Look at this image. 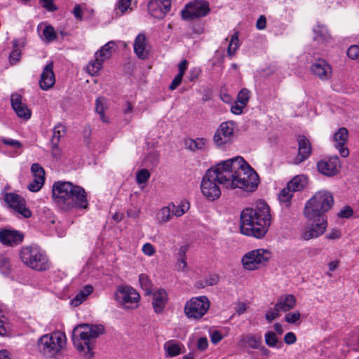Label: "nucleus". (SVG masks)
Listing matches in <instances>:
<instances>
[{"label":"nucleus","mask_w":359,"mask_h":359,"mask_svg":"<svg viewBox=\"0 0 359 359\" xmlns=\"http://www.w3.org/2000/svg\"><path fill=\"white\" fill-rule=\"evenodd\" d=\"M259 183L257 173L238 156L221 161L208 169L202 178L201 190L208 201H213L221 196L219 185L226 189H241L252 192Z\"/></svg>","instance_id":"f257e3e1"},{"label":"nucleus","mask_w":359,"mask_h":359,"mask_svg":"<svg viewBox=\"0 0 359 359\" xmlns=\"http://www.w3.org/2000/svg\"><path fill=\"white\" fill-rule=\"evenodd\" d=\"M271 224L269 207L262 200L256 202L255 208H245L241 213V232L244 235L262 238Z\"/></svg>","instance_id":"f03ea898"},{"label":"nucleus","mask_w":359,"mask_h":359,"mask_svg":"<svg viewBox=\"0 0 359 359\" xmlns=\"http://www.w3.org/2000/svg\"><path fill=\"white\" fill-rule=\"evenodd\" d=\"M52 191L54 201L65 211L88 207L86 193L81 187L69 182H56Z\"/></svg>","instance_id":"7ed1b4c3"},{"label":"nucleus","mask_w":359,"mask_h":359,"mask_svg":"<svg viewBox=\"0 0 359 359\" xmlns=\"http://www.w3.org/2000/svg\"><path fill=\"white\" fill-rule=\"evenodd\" d=\"M104 331L102 325L80 324L74 330L73 344L87 358L93 355V342Z\"/></svg>","instance_id":"20e7f679"},{"label":"nucleus","mask_w":359,"mask_h":359,"mask_svg":"<svg viewBox=\"0 0 359 359\" xmlns=\"http://www.w3.org/2000/svg\"><path fill=\"white\" fill-rule=\"evenodd\" d=\"M66 334L60 331L45 334L37 341L39 352L46 358H55L60 354L67 346Z\"/></svg>","instance_id":"39448f33"},{"label":"nucleus","mask_w":359,"mask_h":359,"mask_svg":"<svg viewBox=\"0 0 359 359\" xmlns=\"http://www.w3.org/2000/svg\"><path fill=\"white\" fill-rule=\"evenodd\" d=\"M334 204L331 193L320 191L306 203L304 214L309 220H316V217H326L325 213L330 210Z\"/></svg>","instance_id":"423d86ee"},{"label":"nucleus","mask_w":359,"mask_h":359,"mask_svg":"<svg viewBox=\"0 0 359 359\" xmlns=\"http://www.w3.org/2000/svg\"><path fill=\"white\" fill-rule=\"evenodd\" d=\"M20 259L27 267L38 271H46L50 268V262L46 253L36 245H27L21 248Z\"/></svg>","instance_id":"0eeeda50"},{"label":"nucleus","mask_w":359,"mask_h":359,"mask_svg":"<svg viewBox=\"0 0 359 359\" xmlns=\"http://www.w3.org/2000/svg\"><path fill=\"white\" fill-rule=\"evenodd\" d=\"M271 257L270 250L259 248L246 252L241 259V263L245 269L255 271L266 266Z\"/></svg>","instance_id":"6e6552de"},{"label":"nucleus","mask_w":359,"mask_h":359,"mask_svg":"<svg viewBox=\"0 0 359 359\" xmlns=\"http://www.w3.org/2000/svg\"><path fill=\"white\" fill-rule=\"evenodd\" d=\"M210 306L208 298L205 296L192 297L184 306V314L188 318L200 320L208 312Z\"/></svg>","instance_id":"1a4fd4ad"},{"label":"nucleus","mask_w":359,"mask_h":359,"mask_svg":"<svg viewBox=\"0 0 359 359\" xmlns=\"http://www.w3.org/2000/svg\"><path fill=\"white\" fill-rule=\"evenodd\" d=\"M116 46V41H110L95 53V59L89 62L87 66V70L90 74L92 76L97 75L102 67L104 62L111 57L112 50Z\"/></svg>","instance_id":"9d476101"},{"label":"nucleus","mask_w":359,"mask_h":359,"mask_svg":"<svg viewBox=\"0 0 359 359\" xmlns=\"http://www.w3.org/2000/svg\"><path fill=\"white\" fill-rule=\"evenodd\" d=\"M115 298L125 308L133 309L137 307L140 295L130 286L120 285L115 292Z\"/></svg>","instance_id":"9b49d317"},{"label":"nucleus","mask_w":359,"mask_h":359,"mask_svg":"<svg viewBox=\"0 0 359 359\" xmlns=\"http://www.w3.org/2000/svg\"><path fill=\"white\" fill-rule=\"evenodd\" d=\"M210 12L209 4L205 1H194L188 4L181 11L184 20H194L207 15Z\"/></svg>","instance_id":"f8f14e48"},{"label":"nucleus","mask_w":359,"mask_h":359,"mask_svg":"<svg viewBox=\"0 0 359 359\" xmlns=\"http://www.w3.org/2000/svg\"><path fill=\"white\" fill-rule=\"evenodd\" d=\"M313 223L307 227H305L302 231L301 238L304 241H309L318 238L323 235L327 227L326 217H316V220H312Z\"/></svg>","instance_id":"ddd939ff"},{"label":"nucleus","mask_w":359,"mask_h":359,"mask_svg":"<svg viewBox=\"0 0 359 359\" xmlns=\"http://www.w3.org/2000/svg\"><path fill=\"white\" fill-rule=\"evenodd\" d=\"M4 201L15 212L25 218L32 216L31 210L27 208L25 198L15 193H7L4 196Z\"/></svg>","instance_id":"4468645a"},{"label":"nucleus","mask_w":359,"mask_h":359,"mask_svg":"<svg viewBox=\"0 0 359 359\" xmlns=\"http://www.w3.org/2000/svg\"><path fill=\"white\" fill-rule=\"evenodd\" d=\"M234 123L231 121L223 122L217 129L213 140L217 147L229 144L233 137Z\"/></svg>","instance_id":"2eb2a0df"},{"label":"nucleus","mask_w":359,"mask_h":359,"mask_svg":"<svg viewBox=\"0 0 359 359\" xmlns=\"http://www.w3.org/2000/svg\"><path fill=\"white\" fill-rule=\"evenodd\" d=\"M311 73L322 81L329 80L332 75L331 65L323 59L316 60L310 67Z\"/></svg>","instance_id":"dca6fc26"},{"label":"nucleus","mask_w":359,"mask_h":359,"mask_svg":"<svg viewBox=\"0 0 359 359\" xmlns=\"http://www.w3.org/2000/svg\"><path fill=\"white\" fill-rule=\"evenodd\" d=\"M148 11L155 18L162 19L170 11L171 7L170 0H149Z\"/></svg>","instance_id":"f3484780"},{"label":"nucleus","mask_w":359,"mask_h":359,"mask_svg":"<svg viewBox=\"0 0 359 359\" xmlns=\"http://www.w3.org/2000/svg\"><path fill=\"white\" fill-rule=\"evenodd\" d=\"M339 158L337 156L320 161L317 164L319 172L329 177L337 175L339 172Z\"/></svg>","instance_id":"a211bd4d"},{"label":"nucleus","mask_w":359,"mask_h":359,"mask_svg":"<svg viewBox=\"0 0 359 359\" xmlns=\"http://www.w3.org/2000/svg\"><path fill=\"white\" fill-rule=\"evenodd\" d=\"M24 239V234L19 231L11 229L0 230V242L7 246L20 244Z\"/></svg>","instance_id":"6ab92c4d"},{"label":"nucleus","mask_w":359,"mask_h":359,"mask_svg":"<svg viewBox=\"0 0 359 359\" xmlns=\"http://www.w3.org/2000/svg\"><path fill=\"white\" fill-rule=\"evenodd\" d=\"M298 142V155L293 160L294 164H299L306 161L311 154V144L305 136H299Z\"/></svg>","instance_id":"aec40b11"},{"label":"nucleus","mask_w":359,"mask_h":359,"mask_svg":"<svg viewBox=\"0 0 359 359\" xmlns=\"http://www.w3.org/2000/svg\"><path fill=\"white\" fill-rule=\"evenodd\" d=\"M348 132L346 128H340L334 135L335 147L339 151L341 157L346 158L349 155L348 149L345 147L348 140Z\"/></svg>","instance_id":"412c9836"},{"label":"nucleus","mask_w":359,"mask_h":359,"mask_svg":"<svg viewBox=\"0 0 359 359\" xmlns=\"http://www.w3.org/2000/svg\"><path fill=\"white\" fill-rule=\"evenodd\" d=\"M55 83V78L53 72V63L50 62L43 69L39 85L42 90H46L51 88Z\"/></svg>","instance_id":"4be33fe9"},{"label":"nucleus","mask_w":359,"mask_h":359,"mask_svg":"<svg viewBox=\"0 0 359 359\" xmlns=\"http://www.w3.org/2000/svg\"><path fill=\"white\" fill-rule=\"evenodd\" d=\"M152 294V306L156 313H161L168 303L167 292L163 288H158Z\"/></svg>","instance_id":"5701e85b"},{"label":"nucleus","mask_w":359,"mask_h":359,"mask_svg":"<svg viewBox=\"0 0 359 359\" xmlns=\"http://www.w3.org/2000/svg\"><path fill=\"white\" fill-rule=\"evenodd\" d=\"M11 106L19 117L25 119H29L31 117V111L25 104L22 102V96L20 95H12Z\"/></svg>","instance_id":"b1692460"},{"label":"nucleus","mask_w":359,"mask_h":359,"mask_svg":"<svg viewBox=\"0 0 359 359\" xmlns=\"http://www.w3.org/2000/svg\"><path fill=\"white\" fill-rule=\"evenodd\" d=\"M163 350L166 358L176 357L186 351L184 344L174 339L167 341L163 344Z\"/></svg>","instance_id":"393cba45"},{"label":"nucleus","mask_w":359,"mask_h":359,"mask_svg":"<svg viewBox=\"0 0 359 359\" xmlns=\"http://www.w3.org/2000/svg\"><path fill=\"white\" fill-rule=\"evenodd\" d=\"M134 52L142 60L146 59L149 55L146 36L144 34H139L134 41Z\"/></svg>","instance_id":"a878e982"},{"label":"nucleus","mask_w":359,"mask_h":359,"mask_svg":"<svg viewBox=\"0 0 359 359\" xmlns=\"http://www.w3.org/2000/svg\"><path fill=\"white\" fill-rule=\"evenodd\" d=\"M297 304L296 297L291 294L280 295L276 303V309L281 312H287L294 308Z\"/></svg>","instance_id":"bb28decb"},{"label":"nucleus","mask_w":359,"mask_h":359,"mask_svg":"<svg viewBox=\"0 0 359 359\" xmlns=\"http://www.w3.org/2000/svg\"><path fill=\"white\" fill-rule=\"evenodd\" d=\"M93 291V287L91 285H86L72 299L71 304L73 306H78L83 302Z\"/></svg>","instance_id":"cd10ccee"},{"label":"nucleus","mask_w":359,"mask_h":359,"mask_svg":"<svg viewBox=\"0 0 359 359\" xmlns=\"http://www.w3.org/2000/svg\"><path fill=\"white\" fill-rule=\"evenodd\" d=\"M306 183V178L304 175H297L293 177L288 183V189H291L294 192L303 189Z\"/></svg>","instance_id":"c85d7f7f"},{"label":"nucleus","mask_w":359,"mask_h":359,"mask_svg":"<svg viewBox=\"0 0 359 359\" xmlns=\"http://www.w3.org/2000/svg\"><path fill=\"white\" fill-rule=\"evenodd\" d=\"M313 32L315 33L314 40L318 42H327L330 39V35L324 25H317L314 27Z\"/></svg>","instance_id":"c756f323"},{"label":"nucleus","mask_w":359,"mask_h":359,"mask_svg":"<svg viewBox=\"0 0 359 359\" xmlns=\"http://www.w3.org/2000/svg\"><path fill=\"white\" fill-rule=\"evenodd\" d=\"M66 133L65 127L61 123L57 124L53 129V137L51 139V144L53 149L57 148V144L60 142V137H62Z\"/></svg>","instance_id":"7c9ffc66"},{"label":"nucleus","mask_w":359,"mask_h":359,"mask_svg":"<svg viewBox=\"0 0 359 359\" xmlns=\"http://www.w3.org/2000/svg\"><path fill=\"white\" fill-rule=\"evenodd\" d=\"M187 148L191 151L203 149L207 144V140L203 137L189 139L185 142Z\"/></svg>","instance_id":"2f4dec72"},{"label":"nucleus","mask_w":359,"mask_h":359,"mask_svg":"<svg viewBox=\"0 0 359 359\" xmlns=\"http://www.w3.org/2000/svg\"><path fill=\"white\" fill-rule=\"evenodd\" d=\"M242 341L252 348H257L262 342V337L249 334L242 337Z\"/></svg>","instance_id":"473e14b6"},{"label":"nucleus","mask_w":359,"mask_h":359,"mask_svg":"<svg viewBox=\"0 0 359 359\" xmlns=\"http://www.w3.org/2000/svg\"><path fill=\"white\" fill-rule=\"evenodd\" d=\"M170 206L171 208L172 215L180 217L188 211L190 205L187 201H182L177 205L172 203Z\"/></svg>","instance_id":"72a5a7b5"},{"label":"nucleus","mask_w":359,"mask_h":359,"mask_svg":"<svg viewBox=\"0 0 359 359\" xmlns=\"http://www.w3.org/2000/svg\"><path fill=\"white\" fill-rule=\"evenodd\" d=\"M139 282L141 287L145 292V295L151 294L153 284L148 276L144 273L140 274L139 276Z\"/></svg>","instance_id":"f704fd0d"},{"label":"nucleus","mask_w":359,"mask_h":359,"mask_svg":"<svg viewBox=\"0 0 359 359\" xmlns=\"http://www.w3.org/2000/svg\"><path fill=\"white\" fill-rule=\"evenodd\" d=\"M294 191L291 189H288V185L283 189L278 196L280 203H285V206L288 207L290 205V200L293 196Z\"/></svg>","instance_id":"c9c22d12"},{"label":"nucleus","mask_w":359,"mask_h":359,"mask_svg":"<svg viewBox=\"0 0 359 359\" xmlns=\"http://www.w3.org/2000/svg\"><path fill=\"white\" fill-rule=\"evenodd\" d=\"M172 210L170 206H165L162 208L157 212L156 218L159 222H165L171 219L172 213L171 214Z\"/></svg>","instance_id":"e433bc0d"},{"label":"nucleus","mask_w":359,"mask_h":359,"mask_svg":"<svg viewBox=\"0 0 359 359\" xmlns=\"http://www.w3.org/2000/svg\"><path fill=\"white\" fill-rule=\"evenodd\" d=\"M43 40L47 43L52 42L57 39V34L55 29L51 25H47L43 30Z\"/></svg>","instance_id":"4c0bfd02"},{"label":"nucleus","mask_w":359,"mask_h":359,"mask_svg":"<svg viewBox=\"0 0 359 359\" xmlns=\"http://www.w3.org/2000/svg\"><path fill=\"white\" fill-rule=\"evenodd\" d=\"M239 46L240 44L238 41V32H236L231 36V41L229 42L227 49L228 55L230 56L233 55L236 50L239 48Z\"/></svg>","instance_id":"58836bf2"},{"label":"nucleus","mask_w":359,"mask_h":359,"mask_svg":"<svg viewBox=\"0 0 359 359\" xmlns=\"http://www.w3.org/2000/svg\"><path fill=\"white\" fill-rule=\"evenodd\" d=\"M31 172L33 178L41 179L42 180H46L45 171L43 167L39 163H33L31 166Z\"/></svg>","instance_id":"ea45409f"},{"label":"nucleus","mask_w":359,"mask_h":359,"mask_svg":"<svg viewBox=\"0 0 359 359\" xmlns=\"http://www.w3.org/2000/svg\"><path fill=\"white\" fill-rule=\"evenodd\" d=\"M11 271L10 259L4 254L0 253V271L7 274Z\"/></svg>","instance_id":"a19ab883"},{"label":"nucleus","mask_w":359,"mask_h":359,"mask_svg":"<svg viewBox=\"0 0 359 359\" xmlns=\"http://www.w3.org/2000/svg\"><path fill=\"white\" fill-rule=\"evenodd\" d=\"M95 110L97 112V114H100V119L104 122L107 123L108 120L104 116V98L103 97H98L96 100V104H95Z\"/></svg>","instance_id":"79ce46f5"},{"label":"nucleus","mask_w":359,"mask_h":359,"mask_svg":"<svg viewBox=\"0 0 359 359\" xmlns=\"http://www.w3.org/2000/svg\"><path fill=\"white\" fill-rule=\"evenodd\" d=\"M250 91L247 88L242 89L237 96L238 102L247 106L250 98Z\"/></svg>","instance_id":"37998d69"},{"label":"nucleus","mask_w":359,"mask_h":359,"mask_svg":"<svg viewBox=\"0 0 359 359\" xmlns=\"http://www.w3.org/2000/svg\"><path fill=\"white\" fill-rule=\"evenodd\" d=\"M150 172L147 169H142L136 174V181L137 184H143L148 181L150 177Z\"/></svg>","instance_id":"c03bdc74"},{"label":"nucleus","mask_w":359,"mask_h":359,"mask_svg":"<svg viewBox=\"0 0 359 359\" xmlns=\"http://www.w3.org/2000/svg\"><path fill=\"white\" fill-rule=\"evenodd\" d=\"M45 183L44 180L38 178H34L33 180L29 184L28 189L32 192L39 191Z\"/></svg>","instance_id":"a18cd8bd"},{"label":"nucleus","mask_w":359,"mask_h":359,"mask_svg":"<svg viewBox=\"0 0 359 359\" xmlns=\"http://www.w3.org/2000/svg\"><path fill=\"white\" fill-rule=\"evenodd\" d=\"M265 342L270 347H274L278 343L276 334L271 331H269L265 334Z\"/></svg>","instance_id":"49530a36"},{"label":"nucleus","mask_w":359,"mask_h":359,"mask_svg":"<svg viewBox=\"0 0 359 359\" xmlns=\"http://www.w3.org/2000/svg\"><path fill=\"white\" fill-rule=\"evenodd\" d=\"M132 0H119L116 6V10H118L120 13L123 14L128 9H130V4Z\"/></svg>","instance_id":"de8ad7c7"},{"label":"nucleus","mask_w":359,"mask_h":359,"mask_svg":"<svg viewBox=\"0 0 359 359\" xmlns=\"http://www.w3.org/2000/svg\"><path fill=\"white\" fill-rule=\"evenodd\" d=\"M279 312H281L280 310L276 309V305L275 304L274 308H271L267 310L265 318L269 323H271L274 319L279 317Z\"/></svg>","instance_id":"09e8293b"},{"label":"nucleus","mask_w":359,"mask_h":359,"mask_svg":"<svg viewBox=\"0 0 359 359\" xmlns=\"http://www.w3.org/2000/svg\"><path fill=\"white\" fill-rule=\"evenodd\" d=\"M301 318V314L299 311H295L292 313H288L285 316V320L287 323L294 324L297 322Z\"/></svg>","instance_id":"8fccbe9b"},{"label":"nucleus","mask_w":359,"mask_h":359,"mask_svg":"<svg viewBox=\"0 0 359 359\" xmlns=\"http://www.w3.org/2000/svg\"><path fill=\"white\" fill-rule=\"evenodd\" d=\"M347 55L352 60L358 58L359 56V46L357 45L351 46L347 50Z\"/></svg>","instance_id":"3c124183"},{"label":"nucleus","mask_w":359,"mask_h":359,"mask_svg":"<svg viewBox=\"0 0 359 359\" xmlns=\"http://www.w3.org/2000/svg\"><path fill=\"white\" fill-rule=\"evenodd\" d=\"M1 142L4 144L9 145L15 149H20L22 147V144L18 140L3 137Z\"/></svg>","instance_id":"603ef678"},{"label":"nucleus","mask_w":359,"mask_h":359,"mask_svg":"<svg viewBox=\"0 0 359 359\" xmlns=\"http://www.w3.org/2000/svg\"><path fill=\"white\" fill-rule=\"evenodd\" d=\"M142 250L143 253L145 255H147L149 257L154 255L156 252L155 248L149 243H147L144 244Z\"/></svg>","instance_id":"864d4df0"},{"label":"nucleus","mask_w":359,"mask_h":359,"mask_svg":"<svg viewBox=\"0 0 359 359\" xmlns=\"http://www.w3.org/2000/svg\"><path fill=\"white\" fill-rule=\"evenodd\" d=\"M210 337L213 344H217L223 339L222 334L217 330L210 332Z\"/></svg>","instance_id":"5fc2aeb1"},{"label":"nucleus","mask_w":359,"mask_h":359,"mask_svg":"<svg viewBox=\"0 0 359 359\" xmlns=\"http://www.w3.org/2000/svg\"><path fill=\"white\" fill-rule=\"evenodd\" d=\"M353 211L350 206H346L339 212L338 216L342 218H348L353 215Z\"/></svg>","instance_id":"6e6d98bb"},{"label":"nucleus","mask_w":359,"mask_h":359,"mask_svg":"<svg viewBox=\"0 0 359 359\" xmlns=\"http://www.w3.org/2000/svg\"><path fill=\"white\" fill-rule=\"evenodd\" d=\"M197 348L201 351L206 350L208 347V341L206 337H200L197 341Z\"/></svg>","instance_id":"4d7b16f0"},{"label":"nucleus","mask_w":359,"mask_h":359,"mask_svg":"<svg viewBox=\"0 0 359 359\" xmlns=\"http://www.w3.org/2000/svg\"><path fill=\"white\" fill-rule=\"evenodd\" d=\"M182 78H183V76H182V75L180 76V74H177L172 81V82L169 86V89L170 90H175L182 83Z\"/></svg>","instance_id":"13d9d810"},{"label":"nucleus","mask_w":359,"mask_h":359,"mask_svg":"<svg viewBox=\"0 0 359 359\" xmlns=\"http://www.w3.org/2000/svg\"><path fill=\"white\" fill-rule=\"evenodd\" d=\"M297 337L294 332H287L284 337V341L288 345L293 344L296 342Z\"/></svg>","instance_id":"bf43d9fd"},{"label":"nucleus","mask_w":359,"mask_h":359,"mask_svg":"<svg viewBox=\"0 0 359 359\" xmlns=\"http://www.w3.org/2000/svg\"><path fill=\"white\" fill-rule=\"evenodd\" d=\"M245 107H246V105L240 104L237 101V102H236V103L233 105H232V107L231 108V111L233 114H234L236 115H239V114H242L243 109Z\"/></svg>","instance_id":"052dcab7"},{"label":"nucleus","mask_w":359,"mask_h":359,"mask_svg":"<svg viewBox=\"0 0 359 359\" xmlns=\"http://www.w3.org/2000/svg\"><path fill=\"white\" fill-rule=\"evenodd\" d=\"M73 14L77 20H83V10L80 5L76 4L73 9Z\"/></svg>","instance_id":"680f3d73"},{"label":"nucleus","mask_w":359,"mask_h":359,"mask_svg":"<svg viewBox=\"0 0 359 359\" xmlns=\"http://www.w3.org/2000/svg\"><path fill=\"white\" fill-rule=\"evenodd\" d=\"M42 6L49 11H54L57 9L53 4V0H40Z\"/></svg>","instance_id":"e2e57ef3"},{"label":"nucleus","mask_w":359,"mask_h":359,"mask_svg":"<svg viewBox=\"0 0 359 359\" xmlns=\"http://www.w3.org/2000/svg\"><path fill=\"white\" fill-rule=\"evenodd\" d=\"M9 58H10V62L12 64L18 62L20 58V52L19 51V50L17 48H15L10 54Z\"/></svg>","instance_id":"0e129e2a"},{"label":"nucleus","mask_w":359,"mask_h":359,"mask_svg":"<svg viewBox=\"0 0 359 359\" xmlns=\"http://www.w3.org/2000/svg\"><path fill=\"white\" fill-rule=\"evenodd\" d=\"M341 233L340 230L334 229L329 233L326 235V238L330 240L338 239L341 237Z\"/></svg>","instance_id":"69168bd1"},{"label":"nucleus","mask_w":359,"mask_h":359,"mask_svg":"<svg viewBox=\"0 0 359 359\" xmlns=\"http://www.w3.org/2000/svg\"><path fill=\"white\" fill-rule=\"evenodd\" d=\"M266 25V19L265 16H264V15L259 16V18H258V20H257V22H256V27L259 30H262V29H265Z\"/></svg>","instance_id":"338daca9"},{"label":"nucleus","mask_w":359,"mask_h":359,"mask_svg":"<svg viewBox=\"0 0 359 359\" xmlns=\"http://www.w3.org/2000/svg\"><path fill=\"white\" fill-rule=\"evenodd\" d=\"M188 67V62L186 60H182L179 65H178V70L179 72L177 74H180V76H184L185 71L187 70Z\"/></svg>","instance_id":"774afa93"}]
</instances>
